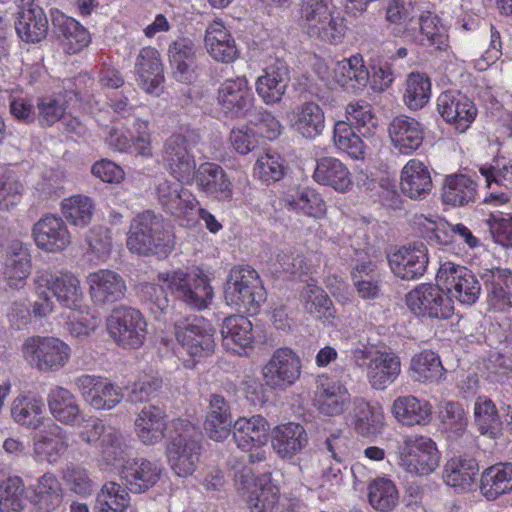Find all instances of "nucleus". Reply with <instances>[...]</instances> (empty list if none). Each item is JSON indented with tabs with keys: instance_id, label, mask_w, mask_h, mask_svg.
<instances>
[{
	"instance_id": "f257e3e1",
	"label": "nucleus",
	"mask_w": 512,
	"mask_h": 512,
	"mask_svg": "<svg viewBox=\"0 0 512 512\" xmlns=\"http://www.w3.org/2000/svg\"><path fill=\"white\" fill-rule=\"evenodd\" d=\"M38 299L34 302L33 313L38 317H46L54 309V302L49 293L57 302L70 310H78L84 299L79 278L67 270L52 271L38 270L34 279Z\"/></svg>"
},
{
	"instance_id": "f03ea898",
	"label": "nucleus",
	"mask_w": 512,
	"mask_h": 512,
	"mask_svg": "<svg viewBox=\"0 0 512 512\" xmlns=\"http://www.w3.org/2000/svg\"><path fill=\"white\" fill-rule=\"evenodd\" d=\"M127 248L135 254L166 256L174 247V236L161 215L152 210L138 213L131 221Z\"/></svg>"
},
{
	"instance_id": "7ed1b4c3",
	"label": "nucleus",
	"mask_w": 512,
	"mask_h": 512,
	"mask_svg": "<svg viewBox=\"0 0 512 512\" xmlns=\"http://www.w3.org/2000/svg\"><path fill=\"white\" fill-rule=\"evenodd\" d=\"M167 457L172 470L179 477L192 475L199 464L202 451L201 433L188 420L170 422Z\"/></svg>"
},
{
	"instance_id": "20e7f679",
	"label": "nucleus",
	"mask_w": 512,
	"mask_h": 512,
	"mask_svg": "<svg viewBox=\"0 0 512 512\" xmlns=\"http://www.w3.org/2000/svg\"><path fill=\"white\" fill-rule=\"evenodd\" d=\"M336 13L332 0H301L299 24L311 38L339 44L346 34L345 19Z\"/></svg>"
},
{
	"instance_id": "39448f33",
	"label": "nucleus",
	"mask_w": 512,
	"mask_h": 512,
	"mask_svg": "<svg viewBox=\"0 0 512 512\" xmlns=\"http://www.w3.org/2000/svg\"><path fill=\"white\" fill-rule=\"evenodd\" d=\"M20 352L31 368L42 373L60 371L71 357L70 346L53 336H29L21 344Z\"/></svg>"
},
{
	"instance_id": "423d86ee",
	"label": "nucleus",
	"mask_w": 512,
	"mask_h": 512,
	"mask_svg": "<svg viewBox=\"0 0 512 512\" xmlns=\"http://www.w3.org/2000/svg\"><path fill=\"white\" fill-rule=\"evenodd\" d=\"M354 365L366 373L370 386L378 391L394 383L401 373V360L394 352L364 346L352 352Z\"/></svg>"
},
{
	"instance_id": "0eeeda50",
	"label": "nucleus",
	"mask_w": 512,
	"mask_h": 512,
	"mask_svg": "<svg viewBox=\"0 0 512 512\" xmlns=\"http://www.w3.org/2000/svg\"><path fill=\"white\" fill-rule=\"evenodd\" d=\"M224 293L229 306L248 313H256L265 300V290L259 275L249 266L231 269Z\"/></svg>"
},
{
	"instance_id": "6e6552de",
	"label": "nucleus",
	"mask_w": 512,
	"mask_h": 512,
	"mask_svg": "<svg viewBox=\"0 0 512 512\" xmlns=\"http://www.w3.org/2000/svg\"><path fill=\"white\" fill-rule=\"evenodd\" d=\"M158 279L167 284L172 294L195 310L207 308L214 296L208 277L198 268L187 272L159 273Z\"/></svg>"
},
{
	"instance_id": "1a4fd4ad",
	"label": "nucleus",
	"mask_w": 512,
	"mask_h": 512,
	"mask_svg": "<svg viewBox=\"0 0 512 512\" xmlns=\"http://www.w3.org/2000/svg\"><path fill=\"white\" fill-rule=\"evenodd\" d=\"M398 464L407 473L428 476L439 466L440 453L436 443L425 436H407L398 445Z\"/></svg>"
},
{
	"instance_id": "9d476101",
	"label": "nucleus",
	"mask_w": 512,
	"mask_h": 512,
	"mask_svg": "<svg viewBox=\"0 0 512 512\" xmlns=\"http://www.w3.org/2000/svg\"><path fill=\"white\" fill-rule=\"evenodd\" d=\"M106 326L110 337L124 349H139L145 343L147 322L138 309L119 307L113 310Z\"/></svg>"
},
{
	"instance_id": "9b49d317",
	"label": "nucleus",
	"mask_w": 512,
	"mask_h": 512,
	"mask_svg": "<svg viewBox=\"0 0 512 512\" xmlns=\"http://www.w3.org/2000/svg\"><path fill=\"white\" fill-rule=\"evenodd\" d=\"M436 281L451 299L464 305L476 303L482 291L479 280L469 268L451 261L440 264Z\"/></svg>"
},
{
	"instance_id": "f8f14e48",
	"label": "nucleus",
	"mask_w": 512,
	"mask_h": 512,
	"mask_svg": "<svg viewBox=\"0 0 512 512\" xmlns=\"http://www.w3.org/2000/svg\"><path fill=\"white\" fill-rule=\"evenodd\" d=\"M444 288L433 284H421L406 295V305L419 317L448 319L453 315L454 306L451 297Z\"/></svg>"
},
{
	"instance_id": "ddd939ff",
	"label": "nucleus",
	"mask_w": 512,
	"mask_h": 512,
	"mask_svg": "<svg viewBox=\"0 0 512 512\" xmlns=\"http://www.w3.org/2000/svg\"><path fill=\"white\" fill-rule=\"evenodd\" d=\"M233 437L237 447L247 453L251 464L266 460L264 449L267 443L269 423L261 415H253L249 418L240 417L234 423Z\"/></svg>"
},
{
	"instance_id": "4468645a",
	"label": "nucleus",
	"mask_w": 512,
	"mask_h": 512,
	"mask_svg": "<svg viewBox=\"0 0 512 512\" xmlns=\"http://www.w3.org/2000/svg\"><path fill=\"white\" fill-rule=\"evenodd\" d=\"M302 362L299 355L289 347L276 349L262 368L265 384L284 391L294 385L300 378Z\"/></svg>"
},
{
	"instance_id": "2eb2a0df",
	"label": "nucleus",
	"mask_w": 512,
	"mask_h": 512,
	"mask_svg": "<svg viewBox=\"0 0 512 512\" xmlns=\"http://www.w3.org/2000/svg\"><path fill=\"white\" fill-rule=\"evenodd\" d=\"M175 337L182 349L191 357L211 355L215 348L213 331L209 322L202 317L177 321Z\"/></svg>"
},
{
	"instance_id": "dca6fc26",
	"label": "nucleus",
	"mask_w": 512,
	"mask_h": 512,
	"mask_svg": "<svg viewBox=\"0 0 512 512\" xmlns=\"http://www.w3.org/2000/svg\"><path fill=\"white\" fill-rule=\"evenodd\" d=\"M74 385L84 402L95 410H111L124 398L121 387L98 375H80Z\"/></svg>"
},
{
	"instance_id": "f3484780",
	"label": "nucleus",
	"mask_w": 512,
	"mask_h": 512,
	"mask_svg": "<svg viewBox=\"0 0 512 512\" xmlns=\"http://www.w3.org/2000/svg\"><path fill=\"white\" fill-rule=\"evenodd\" d=\"M80 439L98 447L102 460L107 465H114L123 458L126 444L122 433L110 426H105L100 419H93L79 434Z\"/></svg>"
},
{
	"instance_id": "a211bd4d",
	"label": "nucleus",
	"mask_w": 512,
	"mask_h": 512,
	"mask_svg": "<svg viewBox=\"0 0 512 512\" xmlns=\"http://www.w3.org/2000/svg\"><path fill=\"white\" fill-rule=\"evenodd\" d=\"M254 97L245 76L224 80L217 91V103L221 112L231 118L246 116L252 107Z\"/></svg>"
},
{
	"instance_id": "6ab92c4d",
	"label": "nucleus",
	"mask_w": 512,
	"mask_h": 512,
	"mask_svg": "<svg viewBox=\"0 0 512 512\" xmlns=\"http://www.w3.org/2000/svg\"><path fill=\"white\" fill-rule=\"evenodd\" d=\"M429 263L428 248L423 242L404 245L388 256L392 273L402 280L421 278Z\"/></svg>"
},
{
	"instance_id": "aec40b11",
	"label": "nucleus",
	"mask_w": 512,
	"mask_h": 512,
	"mask_svg": "<svg viewBox=\"0 0 512 512\" xmlns=\"http://www.w3.org/2000/svg\"><path fill=\"white\" fill-rule=\"evenodd\" d=\"M163 161L179 182L190 184L194 180L196 162L190 142L181 134L170 136L164 145Z\"/></svg>"
},
{
	"instance_id": "412c9836",
	"label": "nucleus",
	"mask_w": 512,
	"mask_h": 512,
	"mask_svg": "<svg viewBox=\"0 0 512 512\" xmlns=\"http://www.w3.org/2000/svg\"><path fill=\"white\" fill-rule=\"evenodd\" d=\"M88 292L97 306L113 304L125 297L127 290L124 278L114 270L98 269L86 277Z\"/></svg>"
},
{
	"instance_id": "4be33fe9",
	"label": "nucleus",
	"mask_w": 512,
	"mask_h": 512,
	"mask_svg": "<svg viewBox=\"0 0 512 512\" xmlns=\"http://www.w3.org/2000/svg\"><path fill=\"white\" fill-rule=\"evenodd\" d=\"M437 110L459 133H464L477 115L475 104L460 92L453 91H445L438 96Z\"/></svg>"
},
{
	"instance_id": "5701e85b",
	"label": "nucleus",
	"mask_w": 512,
	"mask_h": 512,
	"mask_svg": "<svg viewBox=\"0 0 512 512\" xmlns=\"http://www.w3.org/2000/svg\"><path fill=\"white\" fill-rule=\"evenodd\" d=\"M36 246L48 253H59L71 244V234L60 216L48 214L40 218L32 228Z\"/></svg>"
},
{
	"instance_id": "b1692460",
	"label": "nucleus",
	"mask_w": 512,
	"mask_h": 512,
	"mask_svg": "<svg viewBox=\"0 0 512 512\" xmlns=\"http://www.w3.org/2000/svg\"><path fill=\"white\" fill-rule=\"evenodd\" d=\"M487 289V299L493 310L508 311L512 307V271L508 268L483 269L481 274Z\"/></svg>"
},
{
	"instance_id": "393cba45",
	"label": "nucleus",
	"mask_w": 512,
	"mask_h": 512,
	"mask_svg": "<svg viewBox=\"0 0 512 512\" xmlns=\"http://www.w3.org/2000/svg\"><path fill=\"white\" fill-rule=\"evenodd\" d=\"M69 447L66 431L51 423L34 439L32 457L38 463L55 464Z\"/></svg>"
},
{
	"instance_id": "a878e982",
	"label": "nucleus",
	"mask_w": 512,
	"mask_h": 512,
	"mask_svg": "<svg viewBox=\"0 0 512 512\" xmlns=\"http://www.w3.org/2000/svg\"><path fill=\"white\" fill-rule=\"evenodd\" d=\"M169 428L165 412L155 405H145L134 421L135 434L144 445H155L169 438Z\"/></svg>"
},
{
	"instance_id": "bb28decb",
	"label": "nucleus",
	"mask_w": 512,
	"mask_h": 512,
	"mask_svg": "<svg viewBox=\"0 0 512 512\" xmlns=\"http://www.w3.org/2000/svg\"><path fill=\"white\" fill-rule=\"evenodd\" d=\"M290 82L286 63L276 61L267 66L255 81L257 95L267 105L279 103L286 93Z\"/></svg>"
},
{
	"instance_id": "cd10ccee",
	"label": "nucleus",
	"mask_w": 512,
	"mask_h": 512,
	"mask_svg": "<svg viewBox=\"0 0 512 512\" xmlns=\"http://www.w3.org/2000/svg\"><path fill=\"white\" fill-rule=\"evenodd\" d=\"M194 179L197 187L208 196L221 202L232 200V182L220 165L211 162L200 164L194 174Z\"/></svg>"
},
{
	"instance_id": "c85d7f7f",
	"label": "nucleus",
	"mask_w": 512,
	"mask_h": 512,
	"mask_svg": "<svg viewBox=\"0 0 512 512\" xmlns=\"http://www.w3.org/2000/svg\"><path fill=\"white\" fill-rule=\"evenodd\" d=\"M388 132L392 145L401 154L410 155L423 143V125L406 115L393 118L389 124Z\"/></svg>"
},
{
	"instance_id": "c756f323",
	"label": "nucleus",
	"mask_w": 512,
	"mask_h": 512,
	"mask_svg": "<svg viewBox=\"0 0 512 512\" xmlns=\"http://www.w3.org/2000/svg\"><path fill=\"white\" fill-rule=\"evenodd\" d=\"M308 442L304 426L296 422L277 425L271 433L272 448L281 459H292L307 447Z\"/></svg>"
},
{
	"instance_id": "7c9ffc66",
	"label": "nucleus",
	"mask_w": 512,
	"mask_h": 512,
	"mask_svg": "<svg viewBox=\"0 0 512 512\" xmlns=\"http://www.w3.org/2000/svg\"><path fill=\"white\" fill-rule=\"evenodd\" d=\"M135 71L139 86L148 94L159 95L164 81L163 64L159 51L151 46L140 50Z\"/></svg>"
},
{
	"instance_id": "2f4dec72",
	"label": "nucleus",
	"mask_w": 512,
	"mask_h": 512,
	"mask_svg": "<svg viewBox=\"0 0 512 512\" xmlns=\"http://www.w3.org/2000/svg\"><path fill=\"white\" fill-rule=\"evenodd\" d=\"M47 405L55 421L66 426H80L84 421L77 397L67 388L55 386L47 395Z\"/></svg>"
},
{
	"instance_id": "473e14b6",
	"label": "nucleus",
	"mask_w": 512,
	"mask_h": 512,
	"mask_svg": "<svg viewBox=\"0 0 512 512\" xmlns=\"http://www.w3.org/2000/svg\"><path fill=\"white\" fill-rule=\"evenodd\" d=\"M161 474L158 463L144 458L128 459L121 469V478L133 493H142L153 487Z\"/></svg>"
},
{
	"instance_id": "72a5a7b5",
	"label": "nucleus",
	"mask_w": 512,
	"mask_h": 512,
	"mask_svg": "<svg viewBox=\"0 0 512 512\" xmlns=\"http://www.w3.org/2000/svg\"><path fill=\"white\" fill-rule=\"evenodd\" d=\"M433 182L428 166L417 158L410 159L400 174V189L412 200H423L432 191Z\"/></svg>"
},
{
	"instance_id": "f704fd0d",
	"label": "nucleus",
	"mask_w": 512,
	"mask_h": 512,
	"mask_svg": "<svg viewBox=\"0 0 512 512\" xmlns=\"http://www.w3.org/2000/svg\"><path fill=\"white\" fill-rule=\"evenodd\" d=\"M349 400L347 388L337 380L327 376H319L315 392V406L326 416L340 415Z\"/></svg>"
},
{
	"instance_id": "c9c22d12",
	"label": "nucleus",
	"mask_w": 512,
	"mask_h": 512,
	"mask_svg": "<svg viewBox=\"0 0 512 512\" xmlns=\"http://www.w3.org/2000/svg\"><path fill=\"white\" fill-rule=\"evenodd\" d=\"M205 45L210 56L218 62L232 63L238 58L235 40L219 19L207 26Z\"/></svg>"
},
{
	"instance_id": "e433bc0d",
	"label": "nucleus",
	"mask_w": 512,
	"mask_h": 512,
	"mask_svg": "<svg viewBox=\"0 0 512 512\" xmlns=\"http://www.w3.org/2000/svg\"><path fill=\"white\" fill-rule=\"evenodd\" d=\"M313 179L318 184L329 186L340 193H345L353 185L352 174L348 167L331 156L317 159Z\"/></svg>"
},
{
	"instance_id": "4c0bfd02",
	"label": "nucleus",
	"mask_w": 512,
	"mask_h": 512,
	"mask_svg": "<svg viewBox=\"0 0 512 512\" xmlns=\"http://www.w3.org/2000/svg\"><path fill=\"white\" fill-rule=\"evenodd\" d=\"M31 254L29 247L19 241H13L6 250L4 275L11 288H22L31 273Z\"/></svg>"
},
{
	"instance_id": "58836bf2",
	"label": "nucleus",
	"mask_w": 512,
	"mask_h": 512,
	"mask_svg": "<svg viewBox=\"0 0 512 512\" xmlns=\"http://www.w3.org/2000/svg\"><path fill=\"white\" fill-rule=\"evenodd\" d=\"M333 75L339 86L352 93L362 91L369 81V71L360 54L336 62Z\"/></svg>"
},
{
	"instance_id": "ea45409f",
	"label": "nucleus",
	"mask_w": 512,
	"mask_h": 512,
	"mask_svg": "<svg viewBox=\"0 0 512 512\" xmlns=\"http://www.w3.org/2000/svg\"><path fill=\"white\" fill-rule=\"evenodd\" d=\"M168 57L176 79L185 83L192 81L197 59L195 43L187 37L176 39L169 45Z\"/></svg>"
},
{
	"instance_id": "a19ab883",
	"label": "nucleus",
	"mask_w": 512,
	"mask_h": 512,
	"mask_svg": "<svg viewBox=\"0 0 512 512\" xmlns=\"http://www.w3.org/2000/svg\"><path fill=\"white\" fill-rule=\"evenodd\" d=\"M231 426L232 417L228 402L222 395L212 394L204 422L207 436L216 442H222L230 435Z\"/></svg>"
},
{
	"instance_id": "79ce46f5",
	"label": "nucleus",
	"mask_w": 512,
	"mask_h": 512,
	"mask_svg": "<svg viewBox=\"0 0 512 512\" xmlns=\"http://www.w3.org/2000/svg\"><path fill=\"white\" fill-rule=\"evenodd\" d=\"M10 416L17 425L37 430L43 426L45 420L44 401L32 395H18L11 402Z\"/></svg>"
},
{
	"instance_id": "37998d69",
	"label": "nucleus",
	"mask_w": 512,
	"mask_h": 512,
	"mask_svg": "<svg viewBox=\"0 0 512 512\" xmlns=\"http://www.w3.org/2000/svg\"><path fill=\"white\" fill-rule=\"evenodd\" d=\"M179 180H164L157 186V196L162 207L172 215L180 216L188 210H193L198 201L194 195L185 189Z\"/></svg>"
},
{
	"instance_id": "c03bdc74",
	"label": "nucleus",
	"mask_w": 512,
	"mask_h": 512,
	"mask_svg": "<svg viewBox=\"0 0 512 512\" xmlns=\"http://www.w3.org/2000/svg\"><path fill=\"white\" fill-rule=\"evenodd\" d=\"M51 20L56 32L63 37L68 54H76L90 43L89 32L74 18L55 9L51 12Z\"/></svg>"
},
{
	"instance_id": "a18cd8bd",
	"label": "nucleus",
	"mask_w": 512,
	"mask_h": 512,
	"mask_svg": "<svg viewBox=\"0 0 512 512\" xmlns=\"http://www.w3.org/2000/svg\"><path fill=\"white\" fill-rule=\"evenodd\" d=\"M322 455V461L330 462V465L323 467V476L336 479L340 474L348 452V438L341 430L330 433L317 446Z\"/></svg>"
},
{
	"instance_id": "49530a36",
	"label": "nucleus",
	"mask_w": 512,
	"mask_h": 512,
	"mask_svg": "<svg viewBox=\"0 0 512 512\" xmlns=\"http://www.w3.org/2000/svg\"><path fill=\"white\" fill-rule=\"evenodd\" d=\"M479 472V465L473 458L454 457L443 468V481L456 492L470 491Z\"/></svg>"
},
{
	"instance_id": "de8ad7c7",
	"label": "nucleus",
	"mask_w": 512,
	"mask_h": 512,
	"mask_svg": "<svg viewBox=\"0 0 512 512\" xmlns=\"http://www.w3.org/2000/svg\"><path fill=\"white\" fill-rule=\"evenodd\" d=\"M31 489V504L35 512H54L63 502V489L51 472L43 474Z\"/></svg>"
},
{
	"instance_id": "09e8293b",
	"label": "nucleus",
	"mask_w": 512,
	"mask_h": 512,
	"mask_svg": "<svg viewBox=\"0 0 512 512\" xmlns=\"http://www.w3.org/2000/svg\"><path fill=\"white\" fill-rule=\"evenodd\" d=\"M291 127L302 137L314 139L325 128V115L315 102H305L296 107L290 118Z\"/></svg>"
},
{
	"instance_id": "8fccbe9b",
	"label": "nucleus",
	"mask_w": 512,
	"mask_h": 512,
	"mask_svg": "<svg viewBox=\"0 0 512 512\" xmlns=\"http://www.w3.org/2000/svg\"><path fill=\"white\" fill-rule=\"evenodd\" d=\"M394 417L403 425H427L432 419V406L426 400L415 396H400L392 405Z\"/></svg>"
},
{
	"instance_id": "3c124183",
	"label": "nucleus",
	"mask_w": 512,
	"mask_h": 512,
	"mask_svg": "<svg viewBox=\"0 0 512 512\" xmlns=\"http://www.w3.org/2000/svg\"><path fill=\"white\" fill-rule=\"evenodd\" d=\"M441 192L443 203L466 206L476 199L477 183L468 175L452 174L445 177Z\"/></svg>"
},
{
	"instance_id": "603ef678",
	"label": "nucleus",
	"mask_w": 512,
	"mask_h": 512,
	"mask_svg": "<svg viewBox=\"0 0 512 512\" xmlns=\"http://www.w3.org/2000/svg\"><path fill=\"white\" fill-rule=\"evenodd\" d=\"M351 278L362 299H374L379 295L382 275L376 261H358L351 271Z\"/></svg>"
},
{
	"instance_id": "864d4df0",
	"label": "nucleus",
	"mask_w": 512,
	"mask_h": 512,
	"mask_svg": "<svg viewBox=\"0 0 512 512\" xmlns=\"http://www.w3.org/2000/svg\"><path fill=\"white\" fill-rule=\"evenodd\" d=\"M18 37L27 43H38L45 39L48 32V18L39 6L23 10L15 22Z\"/></svg>"
},
{
	"instance_id": "5fc2aeb1",
	"label": "nucleus",
	"mask_w": 512,
	"mask_h": 512,
	"mask_svg": "<svg viewBox=\"0 0 512 512\" xmlns=\"http://www.w3.org/2000/svg\"><path fill=\"white\" fill-rule=\"evenodd\" d=\"M480 489L488 500L512 493V463H497L484 470Z\"/></svg>"
},
{
	"instance_id": "6e6d98bb",
	"label": "nucleus",
	"mask_w": 512,
	"mask_h": 512,
	"mask_svg": "<svg viewBox=\"0 0 512 512\" xmlns=\"http://www.w3.org/2000/svg\"><path fill=\"white\" fill-rule=\"evenodd\" d=\"M300 299L305 311L316 319L331 321L336 317V310L328 294L316 284L305 285Z\"/></svg>"
},
{
	"instance_id": "4d7b16f0",
	"label": "nucleus",
	"mask_w": 512,
	"mask_h": 512,
	"mask_svg": "<svg viewBox=\"0 0 512 512\" xmlns=\"http://www.w3.org/2000/svg\"><path fill=\"white\" fill-rule=\"evenodd\" d=\"M223 345L235 351L234 346L246 348L253 342L252 323L241 315L227 317L221 327Z\"/></svg>"
},
{
	"instance_id": "13d9d810",
	"label": "nucleus",
	"mask_w": 512,
	"mask_h": 512,
	"mask_svg": "<svg viewBox=\"0 0 512 512\" xmlns=\"http://www.w3.org/2000/svg\"><path fill=\"white\" fill-rule=\"evenodd\" d=\"M443 372L440 357L431 350H423L411 359L409 375L414 381L434 382L442 377Z\"/></svg>"
},
{
	"instance_id": "bf43d9fd",
	"label": "nucleus",
	"mask_w": 512,
	"mask_h": 512,
	"mask_svg": "<svg viewBox=\"0 0 512 512\" xmlns=\"http://www.w3.org/2000/svg\"><path fill=\"white\" fill-rule=\"evenodd\" d=\"M384 423L381 406L371 405L365 400H357L354 408V428L360 435L367 437L380 431Z\"/></svg>"
},
{
	"instance_id": "052dcab7",
	"label": "nucleus",
	"mask_w": 512,
	"mask_h": 512,
	"mask_svg": "<svg viewBox=\"0 0 512 512\" xmlns=\"http://www.w3.org/2000/svg\"><path fill=\"white\" fill-rule=\"evenodd\" d=\"M279 500V489L268 478H260L249 489L247 504L251 512H270Z\"/></svg>"
},
{
	"instance_id": "680f3d73",
	"label": "nucleus",
	"mask_w": 512,
	"mask_h": 512,
	"mask_svg": "<svg viewBox=\"0 0 512 512\" xmlns=\"http://www.w3.org/2000/svg\"><path fill=\"white\" fill-rule=\"evenodd\" d=\"M368 499L375 510L390 512L398 505L399 493L392 480L381 477L368 486Z\"/></svg>"
},
{
	"instance_id": "e2e57ef3",
	"label": "nucleus",
	"mask_w": 512,
	"mask_h": 512,
	"mask_svg": "<svg viewBox=\"0 0 512 512\" xmlns=\"http://www.w3.org/2000/svg\"><path fill=\"white\" fill-rule=\"evenodd\" d=\"M475 424L482 435L495 439L501 431V421L494 402L485 397H478L474 404Z\"/></svg>"
},
{
	"instance_id": "0e129e2a",
	"label": "nucleus",
	"mask_w": 512,
	"mask_h": 512,
	"mask_svg": "<svg viewBox=\"0 0 512 512\" xmlns=\"http://www.w3.org/2000/svg\"><path fill=\"white\" fill-rule=\"evenodd\" d=\"M346 118L347 123L364 138L372 137L378 127V119L372 106L365 101L349 103L346 107Z\"/></svg>"
},
{
	"instance_id": "69168bd1",
	"label": "nucleus",
	"mask_w": 512,
	"mask_h": 512,
	"mask_svg": "<svg viewBox=\"0 0 512 512\" xmlns=\"http://www.w3.org/2000/svg\"><path fill=\"white\" fill-rule=\"evenodd\" d=\"M129 502L126 488L113 481L107 482L96 496L94 512H123Z\"/></svg>"
},
{
	"instance_id": "338daca9",
	"label": "nucleus",
	"mask_w": 512,
	"mask_h": 512,
	"mask_svg": "<svg viewBox=\"0 0 512 512\" xmlns=\"http://www.w3.org/2000/svg\"><path fill=\"white\" fill-rule=\"evenodd\" d=\"M431 96V83L429 78L419 72H412L406 79V88L403 100L411 110H419L424 107Z\"/></svg>"
},
{
	"instance_id": "774afa93",
	"label": "nucleus",
	"mask_w": 512,
	"mask_h": 512,
	"mask_svg": "<svg viewBox=\"0 0 512 512\" xmlns=\"http://www.w3.org/2000/svg\"><path fill=\"white\" fill-rule=\"evenodd\" d=\"M62 213L67 221L78 227L87 226L94 213L92 199L84 195H73L62 201Z\"/></svg>"
}]
</instances>
